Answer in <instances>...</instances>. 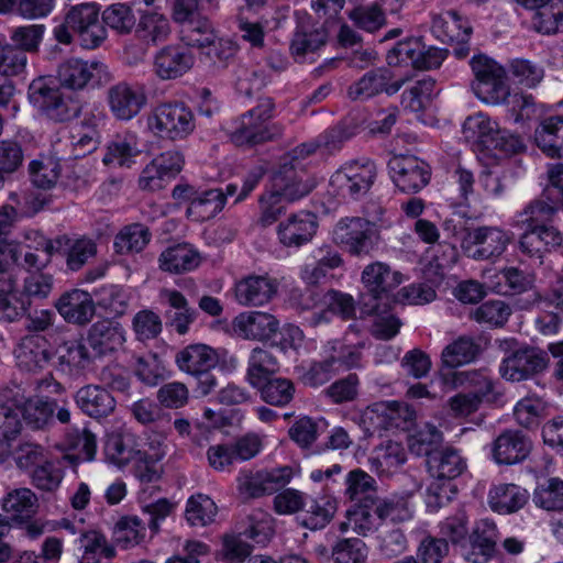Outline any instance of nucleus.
I'll use <instances>...</instances> for the list:
<instances>
[{
  "label": "nucleus",
  "instance_id": "nucleus-19",
  "mask_svg": "<svg viewBox=\"0 0 563 563\" xmlns=\"http://www.w3.org/2000/svg\"><path fill=\"white\" fill-rule=\"evenodd\" d=\"M317 230V217L308 211H299L278 224L277 234L283 245L301 246L312 241Z\"/></svg>",
  "mask_w": 563,
  "mask_h": 563
},
{
  "label": "nucleus",
  "instance_id": "nucleus-57",
  "mask_svg": "<svg viewBox=\"0 0 563 563\" xmlns=\"http://www.w3.org/2000/svg\"><path fill=\"white\" fill-rule=\"evenodd\" d=\"M200 261L195 249H166L159 258L162 269L176 274L196 268Z\"/></svg>",
  "mask_w": 563,
  "mask_h": 563
},
{
  "label": "nucleus",
  "instance_id": "nucleus-48",
  "mask_svg": "<svg viewBox=\"0 0 563 563\" xmlns=\"http://www.w3.org/2000/svg\"><path fill=\"white\" fill-rule=\"evenodd\" d=\"M357 133V124L352 119L341 120L318 135L321 151L327 154L340 152L344 144Z\"/></svg>",
  "mask_w": 563,
  "mask_h": 563
},
{
  "label": "nucleus",
  "instance_id": "nucleus-13",
  "mask_svg": "<svg viewBox=\"0 0 563 563\" xmlns=\"http://www.w3.org/2000/svg\"><path fill=\"white\" fill-rule=\"evenodd\" d=\"M184 155L176 150H170L155 156L141 170L137 186L142 191H157L175 178L184 167Z\"/></svg>",
  "mask_w": 563,
  "mask_h": 563
},
{
  "label": "nucleus",
  "instance_id": "nucleus-2",
  "mask_svg": "<svg viewBox=\"0 0 563 563\" xmlns=\"http://www.w3.org/2000/svg\"><path fill=\"white\" fill-rule=\"evenodd\" d=\"M27 97L41 117L55 123L69 122L82 110V102L77 96L64 92L60 86L49 85L43 77L32 80Z\"/></svg>",
  "mask_w": 563,
  "mask_h": 563
},
{
  "label": "nucleus",
  "instance_id": "nucleus-7",
  "mask_svg": "<svg viewBox=\"0 0 563 563\" xmlns=\"http://www.w3.org/2000/svg\"><path fill=\"white\" fill-rule=\"evenodd\" d=\"M147 128L162 140L183 141L195 131V114L183 102L161 103L148 114Z\"/></svg>",
  "mask_w": 563,
  "mask_h": 563
},
{
  "label": "nucleus",
  "instance_id": "nucleus-39",
  "mask_svg": "<svg viewBox=\"0 0 563 563\" xmlns=\"http://www.w3.org/2000/svg\"><path fill=\"white\" fill-rule=\"evenodd\" d=\"M433 31L442 42L464 43L472 33L468 21L462 18L456 11L448 10L433 20Z\"/></svg>",
  "mask_w": 563,
  "mask_h": 563
},
{
  "label": "nucleus",
  "instance_id": "nucleus-43",
  "mask_svg": "<svg viewBox=\"0 0 563 563\" xmlns=\"http://www.w3.org/2000/svg\"><path fill=\"white\" fill-rule=\"evenodd\" d=\"M181 41L191 47H197L211 55V46L217 42V33L212 23L203 16H198L181 25Z\"/></svg>",
  "mask_w": 563,
  "mask_h": 563
},
{
  "label": "nucleus",
  "instance_id": "nucleus-56",
  "mask_svg": "<svg viewBox=\"0 0 563 563\" xmlns=\"http://www.w3.org/2000/svg\"><path fill=\"white\" fill-rule=\"evenodd\" d=\"M32 184L40 189H51L60 176L59 162L53 157H40L29 165Z\"/></svg>",
  "mask_w": 563,
  "mask_h": 563
},
{
  "label": "nucleus",
  "instance_id": "nucleus-8",
  "mask_svg": "<svg viewBox=\"0 0 563 563\" xmlns=\"http://www.w3.org/2000/svg\"><path fill=\"white\" fill-rule=\"evenodd\" d=\"M377 176V168L373 161L366 157L346 162L330 178L333 191L349 199H358L366 195Z\"/></svg>",
  "mask_w": 563,
  "mask_h": 563
},
{
  "label": "nucleus",
  "instance_id": "nucleus-36",
  "mask_svg": "<svg viewBox=\"0 0 563 563\" xmlns=\"http://www.w3.org/2000/svg\"><path fill=\"white\" fill-rule=\"evenodd\" d=\"M428 466L437 481L451 482L464 472L466 463L456 449L444 448L430 455Z\"/></svg>",
  "mask_w": 563,
  "mask_h": 563
},
{
  "label": "nucleus",
  "instance_id": "nucleus-28",
  "mask_svg": "<svg viewBox=\"0 0 563 563\" xmlns=\"http://www.w3.org/2000/svg\"><path fill=\"white\" fill-rule=\"evenodd\" d=\"M527 489L516 485L500 483L488 492V505L494 512L509 515L519 511L528 503Z\"/></svg>",
  "mask_w": 563,
  "mask_h": 563
},
{
  "label": "nucleus",
  "instance_id": "nucleus-64",
  "mask_svg": "<svg viewBox=\"0 0 563 563\" xmlns=\"http://www.w3.org/2000/svg\"><path fill=\"white\" fill-rule=\"evenodd\" d=\"M368 549L358 538L340 540L332 549V558L335 563H364Z\"/></svg>",
  "mask_w": 563,
  "mask_h": 563
},
{
  "label": "nucleus",
  "instance_id": "nucleus-52",
  "mask_svg": "<svg viewBox=\"0 0 563 563\" xmlns=\"http://www.w3.org/2000/svg\"><path fill=\"white\" fill-rule=\"evenodd\" d=\"M99 307L115 317L123 316L131 300V292L120 285H103L95 290Z\"/></svg>",
  "mask_w": 563,
  "mask_h": 563
},
{
  "label": "nucleus",
  "instance_id": "nucleus-37",
  "mask_svg": "<svg viewBox=\"0 0 563 563\" xmlns=\"http://www.w3.org/2000/svg\"><path fill=\"white\" fill-rule=\"evenodd\" d=\"M142 153L139 137L135 133L126 132L117 135L107 146L102 162L106 165L115 164L121 167H131Z\"/></svg>",
  "mask_w": 563,
  "mask_h": 563
},
{
  "label": "nucleus",
  "instance_id": "nucleus-23",
  "mask_svg": "<svg viewBox=\"0 0 563 563\" xmlns=\"http://www.w3.org/2000/svg\"><path fill=\"white\" fill-rule=\"evenodd\" d=\"M334 242L347 246H366L380 242L378 228L362 218L340 221L333 231Z\"/></svg>",
  "mask_w": 563,
  "mask_h": 563
},
{
  "label": "nucleus",
  "instance_id": "nucleus-9",
  "mask_svg": "<svg viewBox=\"0 0 563 563\" xmlns=\"http://www.w3.org/2000/svg\"><path fill=\"white\" fill-rule=\"evenodd\" d=\"M463 135L468 142L477 143L487 150L515 152L520 146L519 137L507 130H501L496 121L482 112L465 120Z\"/></svg>",
  "mask_w": 563,
  "mask_h": 563
},
{
  "label": "nucleus",
  "instance_id": "nucleus-15",
  "mask_svg": "<svg viewBox=\"0 0 563 563\" xmlns=\"http://www.w3.org/2000/svg\"><path fill=\"white\" fill-rule=\"evenodd\" d=\"M548 366L545 352L536 347H521L504 358L500 365L501 376L510 382H521L541 373Z\"/></svg>",
  "mask_w": 563,
  "mask_h": 563
},
{
  "label": "nucleus",
  "instance_id": "nucleus-20",
  "mask_svg": "<svg viewBox=\"0 0 563 563\" xmlns=\"http://www.w3.org/2000/svg\"><path fill=\"white\" fill-rule=\"evenodd\" d=\"M442 384L451 389L470 388L468 394L477 396L481 402L494 399L495 384L486 371H455L440 373Z\"/></svg>",
  "mask_w": 563,
  "mask_h": 563
},
{
  "label": "nucleus",
  "instance_id": "nucleus-18",
  "mask_svg": "<svg viewBox=\"0 0 563 563\" xmlns=\"http://www.w3.org/2000/svg\"><path fill=\"white\" fill-rule=\"evenodd\" d=\"M532 443L518 430L501 432L492 443V457L499 465H514L530 454Z\"/></svg>",
  "mask_w": 563,
  "mask_h": 563
},
{
  "label": "nucleus",
  "instance_id": "nucleus-59",
  "mask_svg": "<svg viewBox=\"0 0 563 563\" xmlns=\"http://www.w3.org/2000/svg\"><path fill=\"white\" fill-rule=\"evenodd\" d=\"M218 512L216 503L207 495L191 496L186 505V519L190 526L205 527L213 522Z\"/></svg>",
  "mask_w": 563,
  "mask_h": 563
},
{
  "label": "nucleus",
  "instance_id": "nucleus-38",
  "mask_svg": "<svg viewBox=\"0 0 563 563\" xmlns=\"http://www.w3.org/2000/svg\"><path fill=\"white\" fill-rule=\"evenodd\" d=\"M161 297L165 298L170 306V310L166 311V318L170 327L178 334H186L189 325L196 320L197 311L189 307L186 297L177 290L163 289Z\"/></svg>",
  "mask_w": 563,
  "mask_h": 563
},
{
  "label": "nucleus",
  "instance_id": "nucleus-42",
  "mask_svg": "<svg viewBox=\"0 0 563 563\" xmlns=\"http://www.w3.org/2000/svg\"><path fill=\"white\" fill-rule=\"evenodd\" d=\"M59 368L70 375L78 374L91 362L89 350L82 340H68L56 349Z\"/></svg>",
  "mask_w": 563,
  "mask_h": 563
},
{
  "label": "nucleus",
  "instance_id": "nucleus-45",
  "mask_svg": "<svg viewBox=\"0 0 563 563\" xmlns=\"http://www.w3.org/2000/svg\"><path fill=\"white\" fill-rule=\"evenodd\" d=\"M364 416L366 419L374 422L377 418V427H399V419L408 420L413 416L410 408L398 401H378L365 409Z\"/></svg>",
  "mask_w": 563,
  "mask_h": 563
},
{
  "label": "nucleus",
  "instance_id": "nucleus-33",
  "mask_svg": "<svg viewBox=\"0 0 563 563\" xmlns=\"http://www.w3.org/2000/svg\"><path fill=\"white\" fill-rule=\"evenodd\" d=\"M537 146L549 157H563V117L543 119L534 131Z\"/></svg>",
  "mask_w": 563,
  "mask_h": 563
},
{
  "label": "nucleus",
  "instance_id": "nucleus-21",
  "mask_svg": "<svg viewBox=\"0 0 563 563\" xmlns=\"http://www.w3.org/2000/svg\"><path fill=\"white\" fill-rule=\"evenodd\" d=\"M62 318L71 324H88L96 312L91 295L81 289H71L63 294L55 303Z\"/></svg>",
  "mask_w": 563,
  "mask_h": 563
},
{
  "label": "nucleus",
  "instance_id": "nucleus-62",
  "mask_svg": "<svg viewBox=\"0 0 563 563\" xmlns=\"http://www.w3.org/2000/svg\"><path fill=\"white\" fill-rule=\"evenodd\" d=\"M25 311V306L16 298L14 278H5L0 283V320L12 322L18 320Z\"/></svg>",
  "mask_w": 563,
  "mask_h": 563
},
{
  "label": "nucleus",
  "instance_id": "nucleus-16",
  "mask_svg": "<svg viewBox=\"0 0 563 563\" xmlns=\"http://www.w3.org/2000/svg\"><path fill=\"white\" fill-rule=\"evenodd\" d=\"M393 73L387 67L368 70L349 87L347 95L352 100H367L382 92L391 96L400 90L405 79L393 80Z\"/></svg>",
  "mask_w": 563,
  "mask_h": 563
},
{
  "label": "nucleus",
  "instance_id": "nucleus-27",
  "mask_svg": "<svg viewBox=\"0 0 563 563\" xmlns=\"http://www.w3.org/2000/svg\"><path fill=\"white\" fill-rule=\"evenodd\" d=\"M362 282L371 294L367 302L373 303L382 295L399 286L402 283V275L399 272H391L388 265L376 262L364 268Z\"/></svg>",
  "mask_w": 563,
  "mask_h": 563
},
{
  "label": "nucleus",
  "instance_id": "nucleus-63",
  "mask_svg": "<svg viewBox=\"0 0 563 563\" xmlns=\"http://www.w3.org/2000/svg\"><path fill=\"white\" fill-rule=\"evenodd\" d=\"M423 53V45L417 38L398 42L387 54V63L389 66H412L418 68L419 59Z\"/></svg>",
  "mask_w": 563,
  "mask_h": 563
},
{
  "label": "nucleus",
  "instance_id": "nucleus-11",
  "mask_svg": "<svg viewBox=\"0 0 563 563\" xmlns=\"http://www.w3.org/2000/svg\"><path fill=\"white\" fill-rule=\"evenodd\" d=\"M106 100L111 114L117 120L130 121L145 107L147 96L143 85L121 80L108 88Z\"/></svg>",
  "mask_w": 563,
  "mask_h": 563
},
{
  "label": "nucleus",
  "instance_id": "nucleus-58",
  "mask_svg": "<svg viewBox=\"0 0 563 563\" xmlns=\"http://www.w3.org/2000/svg\"><path fill=\"white\" fill-rule=\"evenodd\" d=\"M406 461V453L400 444L388 441L380 445L369 459L372 470L379 474L390 473Z\"/></svg>",
  "mask_w": 563,
  "mask_h": 563
},
{
  "label": "nucleus",
  "instance_id": "nucleus-12",
  "mask_svg": "<svg viewBox=\"0 0 563 563\" xmlns=\"http://www.w3.org/2000/svg\"><path fill=\"white\" fill-rule=\"evenodd\" d=\"M65 16L73 32L78 34L84 48H97L106 40L107 31L99 20V8L96 3L74 5Z\"/></svg>",
  "mask_w": 563,
  "mask_h": 563
},
{
  "label": "nucleus",
  "instance_id": "nucleus-29",
  "mask_svg": "<svg viewBox=\"0 0 563 563\" xmlns=\"http://www.w3.org/2000/svg\"><path fill=\"white\" fill-rule=\"evenodd\" d=\"M75 401L82 412L95 419L109 416L115 408L112 395L98 385L79 388L75 395Z\"/></svg>",
  "mask_w": 563,
  "mask_h": 563
},
{
  "label": "nucleus",
  "instance_id": "nucleus-49",
  "mask_svg": "<svg viewBox=\"0 0 563 563\" xmlns=\"http://www.w3.org/2000/svg\"><path fill=\"white\" fill-rule=\"evenodd\" d=\"M20 415L32 429H43L53 421L54 411L57 409L55 400L34 398L21 401Z\"/></svg>",
  "mask_w": 563,
  "mask_h": 563
},
{
  "label": "nucleus",
  "instance_id": "nucleus-10",
  "mask_svg": "<svg viewBox=\"0 0 563 563\" xmlns=\"http://www.w3.org/2000/svg\"><path fill=\"white\" fill-rule=\"evenodd\" d=\"M299 305L303 310H314L310 319L312 325L328 322L331 314H339L342 319L347 320L355 313L352 296L335 290L320 295L314 289H306L300 295Z\"/></svg>",
  "mask_w": 563,
  "mask_h": 563
},
{
  "label": "nucleus",
  "instance_id": "nucleus-50",
  "mask_svg": "<svg viewBox=\"0 0 563 563\" xmlns=\"http://www.w3.org/2000/svg\"><path fill=\"white\" fill-rule=\"evenodd\" d=\"M496 278L498 282L490 286L496 294L514 296L522 294L533 286V277L515 267L500 271Z\"/></svg>",
  "mask_w": 563,
  "mask_h": 563
},
{
  "label": "nucleus",
  "instance_id": "nucleus-53",
  "mask_svg": "<svg viewBox=\"0 0 563 563\" xmlns=\"http://www.w3.org/2000/svg\"><path fill=\"white\" fill-rule=\"evenodd\" d=\"M336 511V503L328 496L312 499L301 516V523L310 530L324 528Z\"/></svg>",
  "mask_w": 563,
  "mask_h": 563
},
{
  "label": "nucleus",
  "instance_id": "nucleus-25",
  "mask_svg": "<svg viewBox=\"0 0 563 563\" xmlns=\"http://www.w3.org/2000/svg\"><path fill=\"white\" fill-rule=\"evenodd\" d=\"M13 355L18 367L29 373H36L43 369L51 361L47 342L38 334L22 338L16 344Z\"/></svg>",
  "mask_w": 563,
  "mask_h": 563
},
{
  "label": "nucleus",
  "instance_id": "nucleus-4",
  "mask_svg": "<svg viewBox=\"0 0 563 563\" xmlns=\"http://www.w3.org/2000/svg\"><path fill=\"white\" fill-rule=\"evenodd\" d=\"M274 101L271 98L261 99L257 106L241 117L239 126L231 140L239 146L256 145L279 139L284 134L280 123H267L273 118Z\"/></svg>",
  "mask_w": 563,
  "mask_h": 563
},
{
  "label": "nucleus",
  "instance_id": "nucleus-44",
  "mask_svg": "<svg viewBox=\"0 0 563 563\" xmlns=\"http://www.w3.org/2000/svg\"><path fill=\"white\" fill-rule=\"evenodd\" d=\"M224 206L225 195L222 194V189L213 188L199 191L188 206L187 216L195 221H207L214 218Z\"/></svg>",
  "mask_w": 563,
  "mask_h": 563
},
{
  "label": "nucleus",
  "instance_id": "nucleus-1",
  "mask_svg": "<svg viewBox=\"0 0 563 563\" xmlns=\"http://www.w3.org/2000/svg\"><path fill=\"white\" fill-rule=\"evenodd\" d=\"M312 190V184L306 179L302 170L294 165L284 164L273 175L272 188L258 197L257 223L267 228L286 213L287 205L307 196Z\"/></svg>",
  "mask_w": 563,
  "mask_h": 563
},
{
  "label": "nucleus",
  "instance_id": "nucleus-6",
  "mask_svg": "<svg viewBox=\"0 0 563 563\" xmlns=\"http://www.w3.org/2000/svg\"><path fill=\"white\" fill-rule=\"evenodd\" d=\"M113 76L109 66L98 59L68 57L56 69L58 85L70 91H82L89 87L109 84Z\"/></svg>",
  "mask_w": 563,
  "mask_h": 563
},
{
  "label": "nucleus",
  "instance_id": "nucleus-55",
  "mask_svg": "<svg viewBox=\"0 0 563 563\" xmlns=\"http://www.w3.org/2000/svg\"><path fill=\"white\" fill-rule=\"evenodd\" d=\"M508 69L516 82L528 89L537 88L545 76V69L540 63L526 58L511 59Z\"/></svg>",
  "mask_w": 563,
  "mask_h": 563
},
{
  "label": "nucleus",
  "instance_id": "nucleus-32",
  "mask_svg": "<svg viewBox=\"0 0 563 563\" xmlns=\"http://www.w3.org/2000/svg\"><path fill=\"white\" fill-rule=\"evenodd\" d=\"M1 508L13 522L22 523L37 512L38 499L30 488H15L2 498Z\"/></svg>",
  "mask_w": 563,
  "mask_h": 563
},
{
  "label": "nucleus",
  "instance_id": "nucleus-46",
  "mask_svg": "<svg viewBox=\"0 0 563 563\" xmlns=\"http://www.w3.org/2000/svg\"><path fill=\"white\" fill-rule=\"evenodd\" d=\"M479 353V344L473 338L460 336L443 349L441 364L446 368H455L473 362Z\"/></svg>",
  "mask_w": 563,
  "mask_h": 563
},
{
  "label": "nucleus",
  "instance_id": "nucleus-22",
  "mask_svg": "<svg viewBox=\"0 0 563 563\" xmlns=\"http://www.w3.org/2000/svg\"><path fill=\"white\" fill-rule=\"evenodd\" d=\"M195 63L194 55L178 45L161 48L154 57V73L163 80L176 79L185 75Z\"/></svg>",
  "mask_w": 563,
  "mask_h": 563
},
{
  "label": "nucleus",
  "instance_id": "nucleus-47",
  "mask_svg": "<svg viewBox=\"0 0 563 563\" xmlns=\"http://www.w3.org/2000/svg\"><path fill=\"white\" fill-rule=\"evenodd\" d=\"M172 32L168 18L158 12H145L141 14L137 33L146 43L156 45L167 41Z\"/></svg>",
  "mask_w": 563,
  "mask_h": 563
},
{
  "label": "nucleus",
  "instance_id": "nucleus-14",
  "mask_svg": "<svg viewBox=\"0 0 563 563\" xmlns=\"http://www.w3.org/2000/svg\"><path fill=\"white\" fill-rule=\"evenodd\" d=\"M388 168L395 185L407 194L424 188L431 178L430 166L413 155H396L388 162Z\"/></svg>",
  "mask_w": 563,
  "mask_h": 563
},
{
  "label": "nucleus",
  "instance_id": "nucleus-34",
  "mask_svg": "<svg viewBox=\"0 0 563 563\" xmlns=\"http://www.w3.org/2000/svg\"><path fill=\"white\" fill-rule=\"evenodd\" d=\"M141 446L132 433H113L106 441V460L122 470L129 466L134 457H137Z\"/></svg>",
  "mask_w": 563,
  "mask_h": 563
},
{
  "label": "nucleus",
  "instance_id": "nucleus-41",
  "mask_svg": "<svg viewBox=\"0 0 563 563\" xmlns=\"http://www.w3.org/2000/svg\"><path fill=\"white\" fill-rule=\"evenodd\" d=\"M78 542L81 563H100L103 559L110 560L115 555L114 548L98 530H80Z\"/></svg>",
  "mask_w": 563,
  "mask_h": 563
},
{
  "label": "nucleus",
  "instance_id": "nucleus-51",
  "mask_svg": "<svg viewBox=\"0 0 563 563\" xmlns=\"http://www.w3.org/2000/svg\"><path fill=\"white\" fill-rule=\"evenodd\" d=\"M533 504L545 511H563V481L551 477L537 485Z\"/></svg>",
  "mask_w": 563,
  "mask_h": 563
},
{
  "label": "nucleus",
  "instance_id": "nucleus-31",
  "mask_svg": "<svg viewBox=\"0 0 563 563\" xmlns=\"http://www.w3.org/2000/svg\"><path fill=\"white\" fill-rule=\"evenodd\" d=\"M88 340L91 347L100 355L120 349L125 342V331L118 322L101 320L92 324Z\"/></svg>",
  "mask_w": 563,
  "mask_h": 563
},
{
  "label": "nucleus",
  "instance_id": "nucleus-30",
  "mask_svg": "<svg viewBox=\"0 0 563 563\" xmlns=\"http://www.w3.org/2000/svg\"><path fill=\"white\" fill-rule=\"evenodd\" d=\"M328 34L321 26H317L310 19L301 20L296 27L290 53L296 59H303L308 54L314 53L327 43Z\"/></svg>",
  "mask_w": 563,
  "mask_h": 563
},
{
  "label": "nucleus",
  "instance_id": "nucleus-54",
  "mask_svg": "<svg viewBox=\"0 0 563 563\" xmlns=\"http://www.w3.org/2000/svg\"><path fill=\"white\" fill-rule=\"evenodd\" d=\"M375 514L382 521L404 522L412 518L410 495L391 496L389 498L375 500Z\"/></svg>",
  "mask_w": 563,
  "mask_h": 563
},
{
  "label": "nucleus",
  "instance_id": "nucleus-61",
  "mask_svg": "<svg viewBox=\"0 0 563 563\" xmlns=\"http://www.w3.org/2000/svg\"><path fill=\"white\" fill-rule=\"evenodd\" d=\"M534 29L543 34H554L563 30V0H552L537 10L533 16Z\"/></svg>",
  "mask_w": 563,
  "mask_h": 563
},
{
  "label": "nucleus",
  "instance_id": "nucleus-60",
  "mask_svg": "<svg viewBox=\"0 0 563 563\" xmlns=\"http://www.w3.org/2000/svg\"><path fill=\"white\" fill-rule=\"evenodd\" d=\"M345 496L350 500L369 503L376 490V481L361 468L352 470L345 477Z\"/></svg>",
  "mask_w": 563,
  "mask_h": 563
},
{
  "label": "nucleus",
  "instance_id": "nucleus-40",
  "mask_svg": "<svg viewBox=\"0 0 563 563\" xmlns=\"http://www.w3.org/2000/svg\"><path fill=\"white\" fill-rule=\"evenodd\" d=\"M20 404L16 396L12 404L0 402V463L9 455L10 443L21 431Z\"/></svg>",
  "mask_w": 563,
  "mask_h": 563
},
{
  "label": "nucleus",
  "instance_id": "nucleus-24",
  "mask_svg": "<svg viewBox=\"0 0 563 563\" xmlns=\"http://www.w3.org/2000/svg\"><path fill=\"white\" fill-rule=\"evenodd\" d=\"M278 283L268 276L251 275L236 283L235 299L242 306H263L277 294Z\"/></svg>",
  "mask_w": 563,
  "mask_h": 563
},
{
  "label": "nucleus",
  "instance_id": "nucleus-3",
  "mask_svg": "<svg viewBox=\"0 0 563 563\" xmlns=\"http://www.w3.org/2000/svg\"><path fill=\"white\" fill-rule=\"evenodd\" d=\"M555 211V202L539 199L530 202L519 212L514 222V228L518 232H512V236L519 239V246H531L538 243L545 246H562L563 236L558 229L539 224L550 219Z\"/></svg>",
  "mask_w": 563,
  "mask_h": 563
},
{
  "label": "nucleus",
  "instance_id": "nucleus-17",
  "mask_svg": "<svg viewBox=\"0 0 563 563\" xmlns=\"http://www.w3.org/2000/svg\"><path fill=\"white\" fill-rule=\"evenodd\" d=\"M232 328L234 333L244 340L264 342L276 335L279 321L267 312L246 311L233 319Z\"/></svg>",
  "mask_w": 563,
  "mask_h": 563
},
{
  "label": "nucleus",
  "instance_id": "nucleus-35",
  "mask_svg": "<svg viewBox=\"0 0 563 563\" xmlns=\"http://www.w3.org/2000/svg\"><path fill=\"white\" fill-rule=\"evenodd\" d=\"M279 369L277 357L268 350L254 347L247 358L245 379L252 387H260Z\"/></svg>",
  "mask_w": 563,
  "mask_h": 563
},
{
  "label": "nucleus",
  "instance_id": "nucleus-5",
  "mask_svg": "<svg viewBox=\"0 0 563 563\" xmlns=\"http://www.w3.org/2000/svg\"><path fill=\"white\" fill-rule=\"evenodd\" d=\"M470 65L474 75L472 89L475 96L492 106L506 102L510 95L506 69L485 54L474 55Z\"/></svg>",
  "mask_w": 563,
  "mask_h": 563
},
{
  "label": "nucleus",
  "instance_id": "nucleus-26",
  "mask_svg": "<svg viewBox=\"0 0 563 563\" xmlns=\"http://www.w3.org/2000/svg\"><path fill=\"white\" fill-rule=\"evenodd\" d=\"M175 363L179 371L196 377H201L218 364L217 352L206 344H190L178 351Z\"/></svg>",
  "mask_w": 563,
  "mask_h": 563
}]
</instances>
